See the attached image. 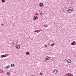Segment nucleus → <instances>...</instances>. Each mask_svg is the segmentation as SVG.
I'll list each match as a JSON object with an SVG mask.
<instances>
[{
	"mask_svg": "<svg viewBox=\"0 0 76 76\" xmlns=\"http://www.w3.org/2000/svg\"><path fill=\"white\" fill-rule=\"evenodd\" d=\"M4 71L3 70H2L1 69H0V73L1 74H3L4 73Z\"/></svg>",
	"mask_w": 76,
	"mask_h": 76,
	"instance_id": "423d86ee",
	"label": "nucleus"
},
{
	"mask_svg": "<svg viewBox=\"0 0 76 76\" xmlns=\"http://www.w3.org/2000/svg\"><path fill=\"white\" fill-rule=\"evenodd\" d=\"M7 75L9 76H10V73L9 72H8L7 73Z\"/></svg>",
	"mask_w": 76,
	"mask_h": 76,
	"instance_id": "f8f14e48",
	"label": "nucleus"
},
{
	"mask_svg": "<svg viewBox=\"0 0 76 76\" xmlns=\"http://www.w3.org/2000/svg\"><path fill=\"white\" fill-rule=\"evenodd\" d=\"M48 27V25L47 24H45L44 25V28H47Z\"/></svg>",
	"mask_w": 76,
	"mask_h": 76,
	"instance_id": "9b49d317",
	"label": "nucleus"
},
{
	"mask_svg": "<svg viewBox=\"0 0 76 76\" xmlns=\"http://www.w3.org/2000/svg\"><path fill=\"white\" fill-rule=\"evenodd\" d=\"M71 74L68 73L66 74V76H71Z\"/></svg>",
	"mask_w": 76,
	"mask_h": 76,
	"instance_id": "0eeeda50",
	"label": "nucleus"
},
{
	"mask_svg": "<svg viewBox=\"0 0 76 76\" xmlns=\"http://www.w3.org/2000/svg\"><path fill=\"white\" fill-rule=\"evenodd\" d=\"M37 32V30H36V31H35L34 32Z\"/></svg>",
	"mask_w": 76,
	"mask_h": 76,
	"instance_id": "412c9836",
	"label": "nucleus"
},
{
	"mask_svg": "<svg viewBox=\"0 0 76 76\" xmlns=\"http://www.w3.org/2000/svg\"><path fill=\"white\" fill-rule=\"evenodd\" d=\"M0 57H6V56L5 55H1L0 56Z\"/></svg>",
	"mask_w": 76,
	"mask_h": 76,
	"instance_id": "2eb2a0df",
	"label": "nucleus"
},
{
	"mask_svg": "<svg viewBox=\"0 0 76 76\" xmlns=\"http://www.w3.org/2000/svg\"><path fill=\"white\" fill-rule=\"evenodd\" d=\"M26 55H28L29 54V52H26Z\"/></svg>",
	"mask_w": 76,
	"mask_h": 76,
	"instance_id": "f3484780",
	"label": "nucleus"
},
{
	"mask_svg": "<svg viewBox=\"0 0 76 76\" xmlns=\"http://www.w3.org/2000/svg\"><path fill=\"white\" fill-rule=\"evenodd\" d=\"M38 15V13H36V15Z\"/></svg>",
	"mask_w": 76,
	"mask_h": 76,
	"instance_id": "a878e982",
	"label": "nucleus"
},
{
	"mask_svg": "<svg viewBox=\"0 0 76 76\" xmlns=\"http://www.w3.org/2000/svg\"><path fill=\"white\" fill-rule=\"evenodd\" d=\"M45 47H47V45H45Z\"/></svg>",
	"mask_w": 76,
	"mask_h": 76,
	"instance_id": "aec40b11",
	"label": "nucleus"
},
{
	"mask_svg": "<svg viewBox=\"0 0 76 76\" xmlns=\"http://www.w3.org/2000/svg\"><path fill=\"white\" fill-rule=\"evenodd\" d=\"M64 10H63V11L64 12H64Z\"/></svg>",
	"mask_w": 76,
	"mask_h": 76,
	"instance_id": "b1692460",
	"label": "nucleus"
},
{
	"mask_svg": "<svg viewBox=\"0 0 76 76\" xmlns=\"http://www.w3.org/2000/svg\"><path fill=\"white\" fill-rule=\"evenodd\" d=\"M75 44H76V43H75Z\"/></svg>",
	"mask_w": 76,
	"mask_h": 76,
	"instance_id": "c85d7f7f",
	"label": "nucleus"
},
{
	"mask_svg": "<svg viewBox=\"0 0 76 76\" xmlns=\"http://www.w3.org/2000/svg\"><path fill=\"white\" fill-rule=\"evenodd\" d=\"M10 67V66L9 65H8L7 66L6 68L7 69H9Z\"/></svg>",
	"mask_w": 76,
	"mask_h": 76,
	"instance_id": "dca6fc26",
	"label": "nucleus"
},
{
	"mask_svg": "<svg viewBox=\"0 0 76 76\" xmlns=\"http://www.w3.org/2000/svg\"><path fill=\"white\" fill-rule=\"evenodd\" d=\"M4 25L3 24H1V25Z\"/></svg>",
	"mask_w": 76,
	"mask_h": 76,
	"instance_id": "393cba45",
	"label": "nucleus"
},
{
	"mask_svg": "<svg viewBox=\"0 0 76 76\" xmlns=\"http://www.w3.org/2000/svg\"><path fill=\"white\" fill-rule=\"evenodd\" d=\"M57 72H58V71L56 69H55L53 71V73L55 74H56Z\"/></svg>",
	"mask_w": 76,
	"mask_h": 76,
	"instance_id": "7ed1b4c3",
	"label": "nucleus"
},
{
	"mask_svg": "<svg viewBox=\"0 0 76 76\" xmlns=\"http://www.w3.org/2000/svg\"><path fill=\"white\" fill-rule=\"evenodd\" d=\"M2 1L3 2H5V1L4 0H2Z\"/></svg>",
	"mask_w": 76,
	"mask_h": 76,
	"instance_id": "6ab92c4d",
	"label": "nucleus"
},
{
	"mask_svg": "<svg viewBox=\"0 0 76 76\" xmlns=\"http://www.w3.org/2000/svg\"><path fill=\"white\" fill-rule=\"evenodd\" d=\"M67 11L69 13H71L73 11V9L72 8L70 7L68 9Z\"/></svg>",
	"mask_w": 76,
	"mask_h": 76,
	"instance_id": "f257e3e1",
	"label": "nucleus"
},
{
	"mask_svg": "<svg viewBox=\"0 0 76 76\" xmlns=\"http://www.w3.org/2000/svg\"><path fill=\"white\" fill-rule=\"evenodd\" d=\"M38 18V17L37 16H35L33 18V20H35L36 19Z\"/></svg>",
	"mask_w": 76,
	"mask_h": 76,
	"instance_id": "f03ea898",
	"label": "nucleus"
},
{
	"mask_svg": "<svg viewBox=\"0 0 76 76\" xmlns=\"http://www.w3.org/2000/svg\"><path fill=\"white\" fill-rule=\"evenodd\" d=\"M10 45L12 46H13V45H14V42H11Z\"/></svg>",
	"mask_w": 76,
	"mask_h": 76,
	"instance_id": "ddd939ff",
	"label": "nucleus"
},
{
	"mask_svg": "<svg viewBox=\"0 0 76 76\" xmlns=\"http://www.w3.org/2000/svg\"><path fill=\"white\" fill-rule=\"evenodd\" d=\"M55 45V43H53L52 44H51V46H53V45Z\"/></svg>",
	"mask_w": 76,
	"mask_h": 76,
	"instance_id": "a211bd4d",
	"label": "nucleus"
},
{
	"mask_svg": "<svg viewBox=\"0 0 76 76\" xmlns=\"http://www.w3.org/2000/svg\"><path fill=\"white\" fill-rule=\"evenodd\" d=\"M1 58H3V57L2 56H1Z\"/></svg>",
	"mask_w": 76,
	"mask_h": 76,
	"instance_id": "5701e85b",
	"label": "nucleus"
},
{
	"mask_svg": "<svg viewBox=\"0 0 76 76\" xmlns=\"http://www.w3.org/2000/svg\"><path fill=\"white\" fill-rule=\"evenodd\" d=\"M75 41H73L72 43L71 44V45H75Z\"/></svg>",
	"mask_w": 76,
	"mask_h": 76,
	"instance_id": "39448f33",
	"label": "nucleus"
},
{
	"mask_svg": "<svg viewBox=\"0 0 76 76\" xmlns=\"http://www.w3.org/2000/svg\"><path fill=\"white\" fill-rule=\"evenodd\" d=\"M43 5V3H40L39 4V6L41 7H42Z\"/></svg>",
	"mask_w": 76,
	"mask_h": 76,
	"instance_id": "1a4fd4ad",
	"label": "nucleus"
},
{
	"mask_svg": "<svg viewBox=\"0 0 76 76\" xmlns=\"http://www.w3.org/2000/svg\"><path fill=\"white\" fill-rule=\"evenodd\" d=\"M37 33H38V31H37Z\"/></svg>",
	"mask_w": 76,
	"mask_h": 76,
	"instance_id": "cd10ccee",
	"label": "nucleus"
},
{
	"mask_svg": "<svg viewBox=\"0 0 76 76\" xmlns=\"http://www.w3.org/2000/svg\"><path fill=\"white\" fill-rule=\"evenodd\" d=\"M46 59L47 60H50V58L48 56H47L46 57Z\"/></svg>",
	"mask_w": 76,
	"mask_h": 76,
	"instance_id": "6e6552de",
	"label": "nucleus"
},
{
	"mask_svg": "<svg viewBox=\"0 0 76 76\" xmlns=\"http://www.w3.org/2000/svg\"><path fill=\"white\" fill-rule=\"evenodd\" d=\"M40 15H42V14L41 13Z\"/></svg>",
	"mask_w": 76,
	"mask_h": 76,
	"instance_id": "bb28decb",
	"label": "nucleus"
},
{
	"mask_svg": "<svg viewBox=\"0 0 76 76\" xmlns=\"http://www.w3.org/2000/svg\"><path fill=\"white\" fill-rule=\"evenodd\" d=\"M67 62L68 63H70L72 62V61L70 59H68Z\"/></svg>",
	"mask_w": 76,
	"mask_h": 76,
	"instance_id": "20e7f679",
	"label": "nucleus"
},
{
	"mask_svg": "<svg viewBox=\"0 0 76 76\" xmlns=\"http://www.w3.org/2000/svg\"><path fill=\"white\" fill-rule=\"evenodd\" d=\"M42 73H41L40 74V75H42Z\"/></svg>",
	"mask_w": 76,
	"mask_h": 76,
	"instance_id": "4be33fe9",
	"label": "nucleus"
},
{
	"mask_svg": "<svg viewBox=\"0 0 76 76\" xmlns=\"http://www.w3.org/2000/svg\"><path fill=\"white\" fill-rule=\"evenodd\" d=\"M16 47L18 49H19L20 48V46L19 45H17V46H16Z\"/></svg>",
	"mask_w": 76,
	"mask_h": 76,
	"instance_id": "9d476101",
	"label": "nucleus"
},
{
	"mask_svg": "<svg viewBox=\"0 0 76 76\" xmlns=\"http://www.w3.org/2000/svg\"><path fill=\"white\" fill-rule=\"evenodd\" d=\"M15 66V65L14 64H11V67H14Z\"/></svg>",
	"mask_w": 76,
	"mask_h": 76,
	"instance_id": "4468645a",
	"label": "nucleus"
}]
</instances>
